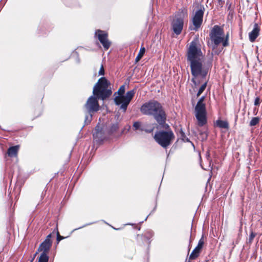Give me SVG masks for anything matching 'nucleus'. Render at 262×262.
Here are the masks:
<instances>
[{"instance_id": "nucleus-22", "label": "nucleus", "mask_w": 262, "mask_h": 262, "mask_svg": "<svg viewBox=\"0 0 262 262\" xmlns=\"http://www.w3.org/2000/svg\"><path fill=\"white\" fill-rule=\"evenodd\" d=\"M119 128V125L118 123L113 124L110 129V133H113L115 132Z\"/></svg>"}, {"instance_id": "nucleus-17", "label": "nucleus", "mask_w": 262, "mask_h": 262, "mask_svg": "<svg viewBox=\"0 0 262 262\" xmlns=\"http://www.w3.org/2000/svg\"><path fill=\"white\" fill-rule=\"evenodd\" d=\"M133 127L134 130H140L143 131L144 128L142 126V123L140 121H136L134 123Z\"/></svg>"}, {"instance_id": "nucleus-21", "label": "nucleus", "mask_w": 262, "mask_h": 262, "mask_svg": "<svg viewBox=\"0 0 262 262\" xmlns=\"http://www.w3.org/2000/svg\"><path fill=\"white\" fill-rule=\"evenodd\" d=\"M154 235V232L151 230H147L144 233V237L147 239L149 240Z\"/></svg>"}, {"instance_id": "nucleus-32", "label": "nucleus", "mask_w": 262, "mask_h": 262, "mask_svg": "<svg viewBox=\"0 0 262 262\" xmlns=\"http://www.w3.org/2000/svg\"><path fill=\"white\" fill-rule=\"evenodd\" d=\"M144 130L145 131L146 133H150L152 132L153 129H144Z\"/></svg>"}, {"instance_id": "nucleus-8", "label": "nucleus", "mask_w": 262, "mask_h": 262, "mask_svg": "<svg viewBox=\"0 0 262 262\" xmlns=\"http://www.w3.org/2000/svg\"><path fill=\"white\" fill-rule=\"evenodd\" d=\"M223 35V30L220 26L215 25L213 27L210 33V37L215 46L222 43Z\"/></svg>"}, {"instance_id": "nucleus-9", "label": "nucleus", "mask_w": 262, "mask_h": 262, "mask_svg": "<svg viewBox=\"0 0 262 262\" xmlns=\"http://www.w3.org/2000/svg\"><path fill=\"white\" fill-rule=\"evenodd\" d=\"M52 245V242H48L43 241L42 242L38 249V252H42L38 259V262H48L49 256L48 253L49 252Z\"/></svg>"}, {"instance_id": "nucleus-23", "label": "nucleus", "mask_w": 262, "mask_h": 262, "mask_svg": "<svg viewBox=\"0 0 262 262\" xmlns=\"http://www.w3.org/2000/svg\"><path fill=\"white\" fill-rule=\"evenodd\" d=\"M229 33H227V35H226L225 39L223 38V41H222V45L223 47H227L229 45Z\"/></svg>"}, {"instance_id": "nucleus-12", "label": "nucleus", "mask_w": 262, "mask_h": 262, "mask_svg": "<svg viewBox=\"0 0 262 262\" xmlns=\"http://www.w3.org/2000/svg\"><path fill=\"white\" fill-rule=\"evenodd\" d=\"M93 136L94 140L98 143H101L106 138L105 132L98 125L95 127Z\"/></svg>"}, {"instance_id": "nucleus-24", "label": "nucleus", "mask_w": 262, "mask_h": 262, "mask_svg": "<svg viewBox=\"0 0 262 262\" xmlns=\"http://www.w3.org/2000/svg\"><path fill=\"white\" fill-rule=\"evenodd\" d=\"M118 96H124V94L125 93V86L122 85L119 89L118 92Z\"/></svg>"}, {"instance_id": "nucleus-29", "label": "nucleus", "mask_w": 262, "mask_h": 262, "mask_svg": "<svg viewBox=\"0 0 262 262\" xmlns=\"http://www.w3.org/2000/svg\"><path fill=\"white\" fill-rule=\"evenodd\" d=\"M130 128V125H126V126L124 127V129L122 130V133H123H123H124L125 132H128Z\"/></svg>"}, {"instance_id": "nucleus-2", "label": "nucleus", "mask_w": 262, "mask_h": 262, "mask_svg": "<svg viewBox=\"0 0 262 262\" xmlns=\"http://www.w3.org/2000/svg\"><path fill=\"white\" fill-rule=\"evenodd\" d=\"M203 58L201 49L196 47L195 42L192 41L187 52V60L189 63L193 76L191 81L195 86L199 84L195 78L198 76L202 78H205L211 67V62L207 65L203 64Z\"/></svg>"}, {"instance_id": "nucleus-35", "label": "nucleus", "mask_w": 262, "mask_h": 262, "mask_svg": "<svg viewBox=\"0 0 262 262\" xmlns=\"http://www.w3.org/2000/svg\"><path fill=\"white\" fill-rule=\"evenodd\" d=\"M201 134H202L203 135H205V139H206V138H207V134H205V133H204H204H201Z\"/></svg>"}, {"instance_id": "nucleus-34", "label": "nucleus", "mask_w": 262, "mask_h": 262, "mask_svg": "<svg viewBox=\"0 0 262 262\" xmlns=\"http://www.w3.org/2000/svg\"><path fill=\"white\" fill-rule=\"evenodd\" d=\"M237 243L236 242V244H234V242H233L232 243V248L233 249L234 248V247L235 246V245L237 244Z\"/></svg>"}, {"instance_id": "nucleus-11", "label": "nucleus", "mask_w": 262, "mask_h": 262, "mask_svg": "<svg viewBox=\"0 0 262 262\" xmlns=\"http://www.w3.org/2000/svg\"><path fill=\"white\" fill-rule=\"evenodd\" d=\"M204 15V11L200 9L198 10L192 18V23L194 27L192 28L190 27V30H193L197 31L198 29L201 27L202 22Z\"/></svg>"}, {"instance_id": "nucleus-5", "label": "nucleus", "mask_w": 262, "mask_h": 262, "mask_svg": "<svg viewBox=\"0 0 262 262\" xmlns=\"http://www.w3.org/2000/svg\"><path fill=\"white\" fill-rule=\"evenodd\" d=\"M205 96L201 97L194 108L195 116L199 126H203L207 122L206 105L204 103Z\"/></svg>"}, {"instance_id": "nucleus-7", "label": "nucleus", "mask_w": 262, "mask_h": 262, "mask_svg": "<svg viewBox=\"0 0 262 262\" xmlns=\"http://www.w3.org/2000/svg\"><path fill=\"white\" fill-rule=\"evenodd\" d=\"M136 93V89H134L128 91L124 96H117L115 97L114 101L117 105H120V109L123 110L125 112L127 106L129 104L130 101L133 98Z\"/></svg>"}, {"instance_id": "nucleus-31", "label": "nucleus", "mask_w": 262, "mask_h": 262, "mask_svg": "<svg viewBox=\"0 0 262 262\" xmlns=\"http://www.w3.org/2000/svg\"><path fill=\"white\" fill-rule=\"evenodd\" d=\"M260 102H259V98L258 97H256L255 99V100H254V105H258L259 104Z\"/></svg>"}, {"instance_id": "nucleus-26", "label": "nucleus", "mask_w": 262, "mask_h": 262, "mask_svg": "<svg viewBox=\"0 0 262 262\" xmlns=\"http://www.w3.org/2000/svg\"><path fill=\"white\" fill-rule=\"evenodd\" d=\"M206 158L209 163V166H211V162H212V160L210 158V153H209V151L208 150L207 151L206 153Z\"/></svg>"}, {"instance_id": "nucleus-25", "label": "nucleus", "mask_w": 262, "mask_h": 262, "mask_svg": "<svg viewBox=\"0 0 262 262\" xmlns=\"http://www.w3.org/2000/svg\"><path fill=\"white\" fill-rule=\"evenodd\" d=\"M256 234L254 233L252 231H250V234L249 235V239H248V243L249 244H251L252 243L253 240L254 238L255 237Z\"/></svg>"}, {"instance_id": "nucleus-27", "label": "nucleus", "mask_w": 262, "mask_h": 262, "mask_svg": "<svg viewBox=\"0 0 262 262\" xmlns=\"http://www.w3.org/2000/svg\"><path fill=\"white\" fill-rule=\"evenodd\" d=\"M56 230H57V243H58L61 239H63L64 237L63 236L60 235L59 232L57 231V229H56Z\"/></svg>"}, {"instance_id": "nucleus-14", "label": "nucleus", "mask_w": 262, "mask_h": 262, "mask_svg": "<svg viewBox=\"0 0 262 262\" xmlns=\"http://www.w3.org/2000/svg\"><path fill=\"white\" fill-rule=\"evenodd\" d=\"M260 29L257 24H255L252 31L249 33V40L251 42H254L259 34Z\"/></svg>"}, {"instance_id": "nucleus-6", "label": "nucleus", "mask_w": 262, "mask_h": 262, "mask_svg": "<svg viewBox=\"0 0 262 262\" xmlns=\"http://www.w3.org/2000/svg\"><path fill=\"white\" fill-rule=\"evenodd\" d=\"M187 16V10L185 9L182 10L176 14L171 21V29L177 35H179L181 33L184 26V19Z\"/></svg>"}, {"instance_id": "nucleus-13", "label": "nucleus", "mask_w": 262, "mask_h": 262, "mask_svg": "<svg viewBox=\"0 0 262 262\" xmlns=\"http://www.w3.org/2000/svg\"><path fill=\"white\" fill-rule=\"evenodd\" d=\"M204 244V240L203 236H202L199 240L196 247L193 250L189 256V259L193 260L196 258L200 255L201 251Z\"/></svg>"}, {"instance_id": "nucleus-3", "label": "nucleus", "mask_w": 262, "mask_h": 262, "mask_svg": "<svg viewBox=\"0 0 262 262\" xmlns=\"http://www.w3.org/2000/svg\"><path fill=\"white\" fill-rule=\"evenodd\" d=\"M140 111L144 115L152 116L159 124L166 122V113L161 104L157 100H150L144 103Z\"/></svg>"}, {"instance_id": "nucleus-30", "label": "nucleus", "mask_w": 262, "mask_h": 262, "mask_svg": "<svg viewBox=\"0 0 262 262\" xmlns=\"http://www.w3.org/2000/svg\"><path fill=\"white\" fill-rule=\"evenodd\" d=\"M51 237H52V234H49L46 238V239L44 240V241H46V242H52V241H51Z\"/></svg>"}, {"instance_id": "nucleus-36", "label": "nucleus", "mask_w": 262, "mask_h": 262, "mask_svg": "<svg viewBox=\"0 0 262 262\" xmlns=\"http://www.w3.org/2000/svg\"><path fill=\"white\" fill-rule=\"evenodd\" d=\"M188 262H191L190 261H188Z\"/></svg>"}, {"instance_id": "nucleus-19", "label": "nucleus", "mask_w": 262, "mask_h": 262, "mask_svg": "<svg viewBox=\"0 0 262 262\" xmlns=\"http://www.w3.org/2000/svg\"><path fill=\"white\" fill-rule=\"evenodd\" d=\"M259 118L257 117H253L249 123V125L250 126H255L259 123Z\"/></svg>"}, {"instance_id": "nucleus-33", "label": "nucleus", "mask_w": 262, "mask_h": 262, "mask_svg": "<svg viewBox=\"0 0 262 262\" xmlns=\"http://www.w3.org/2000/svg\"><path fill=\"white\" fill-rule=\"evenodd\" d=\"M38 251L34 254V256L32 258V259H31V261L30 262H33V261L34 260V259L35 258V257L36 256V255H37V253H38Z\"/></svg>"}, {"instance_id": "nucleus-16", "label": "nucleus", "mask_w": 262, "mask_h": 262, "mask_svg": "<svg viewBox=\"0 0 262 262\" xmlns=\"http://www.w3.org/2000/svg\"><path fill=\"white\" fill-rule=\"evenodd\" d=\"M215 125L221 128L228 129L229 127V123L227 121L220 119L216 121Z\"/></svg>"}, {"instance_id": "nucleus-28", "label": "nucleus", "mask_w": 262, "mask_h": 262, "mask_svg": "<svg viewBox=\"0 0 262 262\" xmlns=\"http://www.w3.org/2000/svg\"><path fill=\"white\" fill-rule=\"evenodd\" d=\"M104 73H105V72H104V69L103 66V65H101L100 69L99 70V75H104Z\"/></svg>"}, {"instance_id": "nucleus-18", "label": "nucleus", "mask_w": 262, "mask_h": 262, "mask_svg": "<svg viewBox=\"0 0 262 262\" xmlns=\"http://www.w3.org/2000/svg\"><path fill=\"white\" fill-rule=\"evenodd\" d=\"M145 52V48L144 47H141L139 52L138 53V55L136 57L135 61L136 62H138L143 56Z\"/></svg>"}, {"instance_id": "nucleus-20", "label": "nucleus", "mask_w": 262, "mask_h": 262, "mask_svg": "<svg viewBox=\"0 0 262 262\" xmlns=\"http://www.w3.org/2000/svg\"><path fill=\"white\" fill-rule=\"evenodd\" d=\"M207 81H206L201 85L198 92L197 96H199L203 92L207 86Z\"/></svg>"}, {"instance_id": "nucleus-10", "label": "nucleus", "mask_w": 262, "mask_h": 262, "mask_svg": "<svg viewBox=\"0 0 262 262\" xmlns=\"http://www.w3.org/2000/svg\"><path fill=\"white\" fill-rule=\"evenodd\" d=\"M95 35L98 37V40L102 45L105 50H107L111 46V42L107 38V33L104 31L97 30L95 32Z\"/></svg>"}, {"instance_id": "nucleus-1", "label": "nucleus", "mask_w": 262, "mask_h": 262, "mask_svg": "<svg viewBox=\"0 0 262 262\" xmlns=\"http://www.w3.org/2000/svg\"><path fill=\"white\" fill-rule=\"evenodd\" d=\"M111 83L107 79L104 77H101L99 79L93 88V95L90 96L88 99L84 106L90 114V119L89 116L85 117V121L87 123L91 122L93 114L97 112L99 110V105L98 99L104 100L109 98L112 94L110 88Z\"/></svg>"}, {"instance_id": "nucleus-15", "label": "nucleus", "mask_w": 262, "mask_h": 262, "mask_svg": "<svg viewBox=\"0 0 262 262\" xmlns=\"http://www.w3.org/2000/svg\"><path fill=\"white\" fill-rule=\"evenodd\" d=\"M18 149L19 146L18 145L9 147L7 151L8 156L10 157H14L17 156Z\"/></svg>"}, {"instance_id": "nucleus-4", "label": "nucleus", "mask_w": 262, "mask_h": 262, "mask_svg": "<svg viewBox=\"0 0 262 262\" xmlns=\"http://www.w3.org/2000/svg\"><path fill=\"white\" fill-rule=\"evenodd\" d=\"M159 125L164 129L156 132L154 138L161 147L166 148L171 144L175 138V136L169 125L166 124V122Z\"/></svg>"}]
</instances>
